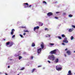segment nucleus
Masks as SVG:
<instances>
[{"instance_id":"31","label":"nucleus","mask_w":75,"mask_h":75,"mask_svg":"<svg viewBox=\"0 0 75 75\" xmlns=\"http://www.w3.org/2000/svg\"><path fill=\"white\" fill-rule=\"evenodd\" d=\"M50 36H51L50 35L48 34L47 35V36L46 37H50Z\"/></svg>"},{"instance_id":"15","label":"nucleus","mask_w":75,"mask_h":75,"mask_svg":"<svg viewBox=\"0 0 75 75\" xmlns=\"http://www.w3.org/2000/svg\"><path fill=\"white\" fill-rule=\"evenodd\" d=\"M35 45L34 43H32V47H35Z\"/></svg>"},{"instance_id":"28","label":"nucleus","mask_w":75,"mask_h":75,"mask_svg":"<svg viewBox=\"0 0 75 75\" xmlns=\"http://www.w3.org/2000/svg\"><path fill=\"white\" fill-rule=\"evenodd\" d=\"M36 29H37L36 27H35L34 28V31H35V30H36Z\"/></svg>"},{"instance_id":"24","label":"nucleus","mask_w":75,"mask_h":75,"mask_svg":"<svg viewBox=\"0 0 75 75\" xmlns=\"http://www.w3.org/2000/svg\"><path fill=\"white\" fill-rule=\"evenodd\" d=\"M45 31H48V28H46L45 29Z\"/></svg>"},{"instance_id":"49","label":"nucleus","mask_w":75,"mask_h":75,"mask_svg":"<svg viewBox=\"0 0 75 75\" xmlns=\"http://www.w3.org/2000/svg\"><path fill=\"white\" fill-rule=\"evenodd\" d=\"M4 41H5V40H6V39H4Z\"/></svg>"},{"instance_id":"29","label":"nucleus","mask_w":75,"mask_h":75,"mask_svg":"<svg viewBox=\"0 0 75 75\" xmlns=\"http://www.w3.org/2000/svg\"><path fill=\"white\" fill-rule=\"evenodd\" d=\"M66 13H63V16H65L66 15Z\"/></svg>"},{"instance_id":"42","label":"nucleus","mask_w":75,"mask_h":75,"mask_svg":"<svg viewBox=\"0 0 75 75\" xmlns=\"http://www.w3.org/2000/svg\"><path fill=\"white\" fill-rule=\"evenodd\" d=\"M62 45H65V43H63L62 44Z\"/></svg>"},{"instance_id":"25","label":"nucleus","mask_w":75,"mask_h":75,"mask_svg":"<svg viewBox=\"0 0 75 75\" xmlns=\"http://www.w3.org/2000/svg\"><path fill=\"white\" fill-rule=\"evenodd\" d=\"M11 31L12 32H14L15 31V30L14 29H13L11 30Z\"/></svg>"},{"instance_id":"48","label":"nucleus","mask_w":75,"mask_h":75,"mask_svg":"<svg viewBox=\"0 0 75 75\" xmlns=\"http://www.w3.org/2000/svg\"><path fill=\"white\" fill-rule=\"evenodd\" d=\"M8 68H10V66H8Z\"/></svg>"},{"instance_id":"13","label":"nucleus","mask_w":75,"mask_h":75,"mask_svg":"<svg viewBox=\"0 0 75 75\" xmlns=\"http://www.w3.org/2000/svg\"><path fill=\"white\" fill-rule=\"evenodd\" d=\"M10 42H8L6 43V45L7 46L8 45H10Z\"/></svg>"},{"instance_id":"34","label":"nucleus","mask_w":75,"mask_h":75,"mask_svg":"<svg viewBox=\"0 0 75 75\" xmlns=\"http://www.w3.org/2000/svg\"><path fill=\"white\" fill-rule=\"evenodd\" d=\"M20 35V37H21L22 38H23V36L22 35Z\"/></svg>"},{"instance_id":"11","label":"nucleus","mask_w":75,"mask_h":75,"mask_svg":"<svg viewBox=\"0 0 75 75\" xmlns=\"http://www.w3.org/2000/svg\"><path fill=\"white\" fill-rule=\"evenodd\" d=\"M74 30V28H71L69 29V32H72Z\"/></svg>"},{"instance_id":"12","label":"nucleus","mask_w":75,"mask_h":75,"mask_svg":"<svg viewBox=\"0 0 75 75\" xmlns=\"http://www.w3.org/2000/svg\"><path fill=\"white\" fill-rule=\"evenodd\" d=\"M63 42H65V43H68V41L67 40H64L63 41Z\"/></svg>"},{"instance_id":"38","label":"nucleus","mask_w":75,"mask_h":75,"mask_svg":"<svg viewBox=\"0 0 75 75\" xmlns=\"http://www.w3.org/2000/svg\"><path fill=\"white\" fill-rule=\"evenodd\" d=\"M47 62H49V63L50 64V63H51V62H50V61H49V60H48V61H47Z\"/></svg>"},{"instance_id":"21","label":"nucleus","mask_w":75,"mask_h":75,"mask_svg":"<svg viewBox=\"0 0 75 75\" xmlns=\"http://www.w3.org/2000/svg\"><path fill=\"white\" fill-rule=\"evenodd\" d=\"M73 39H74V37H73L72 36H71V40H73Z\"/></svg>"},{"instance_id":"32","label":"nucleus","mask_w":75,"mask_h":75,"mask_svg":"<svg viewBox=\"0 0 75 75\" xmlns=\"http://www.w3.org/2000/svg\"><path fill=\"white\" fill-rule=\"evenodd\" d=\"M43 3H45V4H47V2H45V1H43Z\"/></svg>"},{"instance_id":"26","label":"nucleus","mask_w":75,"mask_h":75,"mask_svg":"<svg viewBox=\"0 0 75 75\" xmlns=\"http://www.w3.org/2000/svg\"><path fill=\"white\" fill-rule=\"evenodd\" d=\"M36 29L38 30V29H39L40 28V27L37 26L36 27Z\"/></svg>"},{"instance_id":"20","label":"nucleus","mask_w":75,"mask_h":75,"mask_svg":"<svg viewBox=\"0 0 75 75\" xmlns=\"http://www.w3.org/2000/svg\"><path fill=\"white\" fill-rule=\"evenodd\" d=\"M25 69V68L23 67L21 68V69H20V70H21V71H22L24 69Z\"/></svg>"},{"instance_id":"52","label":"nucleus","mask_w":75,"mask_h":75,"mask_svg":"<svg viewBox=\"0 0 75 75\" xmlns=\"http://www.w3.org/2000/svg\"><path fill=\"white\" fill-rule=\"evenodd\" d=\"M17 75H19V74H18Z\"/></svg>"},{"instance_id":"39","label":"nucleus","mask_w":75,"mask_h":75,"mask_svg":"<svg viewBox=\"0 0 75 75\" xmlns=\"http://www.w3.org/2000/svg\"><path fill=\"white\" fill-rule=\"evenodd\" d=\"M60 13V12H56V14H58V13Z\"/></svg>"},{"instance_id":"2","label":"nucleus","mask_w":75,"mask_h":75,"mask_svg":"<svg viewBox=\"0 0 75 75\" xmlns=\"http://www.w3.org/2000/svg\"><path fill=\"white\" fill-rule=\"evenodd\" d=\"M55 59V56H54V55L53 54L49 57V59L50 60H52V61H54Z\"/></svg>"},{"instance_id":"30","label":"nucleus","mask_w":75,"mask_h":75,"mask_svg":"<svg viewBox=\"0 0 75 75\" xmlns=\"http://www.w3.org/2000/svg\"><path fill=\"white\" fill-rule=\"evenodd\" d=\"M58 38H59V39H60V40L62 39V38L60 36H59L58 37Z\"/></svg>"},{"instance_id":"27","label":"nucleus","mask_w":75,"mask_h":75,"mask_svg":"<svg viewBox=\"0 0 75 75\" xmlns=\"http://www.w3.org/2000/svg\"><path fill=\"white\" fill-rule=\"evenodd\" d=\"M13 34H14V32L11 31V35H13Z\"/></svg>"},{"instance_id":"14","label":"nucleus","mask_w":75,"mask_h":75,"mask_svg":"<svg viewBox=\"0 0 75 75\" xmlns=\"http://www.w3.org/2000/svg\"><path fill=\"white\" fill-rule=\"evenodd\" d=\"M58 61H59V60L58 58L56 59L55 60V62H56V63H58Z\"/></svg>"},{"instance_id":"37","label":"nucleus","mask_w":75,"mask_h":75,"mask_svg":"<svg viewBox=\"0 0 75 75\" xmlns=\"http://www.w3.org/2000/svg\"><path fill=\"white\" fill-rule=\"evenodd\" d=\"M31 59H33V56H31Z\"/></svg>"},{"instance_id":"36","label":"nucleus","mask_w":75,"mask_h":75,"mask_svg":"<svg viewBox=\"0 0 75 75\" xmlns=\"http://www.w3.org/2000/svg\"><path fill=\"white\" fill-rule=\"evenodd\" d=\"M64 40H67V38H65Z\"/></svg>"},{"instance_id":"7","label":"nucleus","mask_w":75,"mask_h":75,"mask_svg":"<svg viewBox=\"0 0 75 75\" xmlns=\"http://www.w3.org/2000/svg\"><path fill=\"white\" fill-rule=\"evenodd\" d=\"M41 50H42V48H40L38 50V54L40 53L41 51Z\"/></svg>"},{"instance_id":"9","label":"nucleus","mask_w":75,"mask_h":75,"mask_svg":"<svg viewBox=\"0 0 75 75\" xmlns=\"http://www.w3.org/2000/svg\"><path fill=\"white\" fill-rule=\"evenodd\" d=\"M68 74H67V75H72V73L71 72V71L69 70L68 72Z\"/></svg>"},{"instance_id":"5","label":"nucleus","mask_w":75,"mask_h":75,"mask_svg":"<svg viewBox=\"0 0 75 75\" xmlns=\"http://www.w3.org/2000/svg\"><path fill=\"white\" fill-rule=\"evenodd\" d=\"M47 15L48 16L50 17V16H51L53 15V13L52 12H49L47 13Z\"/></svg>"},{"instance_id":"23","label":"nucleus","mask_w":75,"mask_h":75,"mask_svg":"<svg viewBox=\"0 0 75 75\" xmlns=\"http://www.w3.org/2000/svg\"><path fill=\"white\" fill-rule=\"evenodd\" d=\"M62 36L63 38L65 37H66V36L65 35H62Z\"/></svg>"},{"instance_id":"16","label":"nucleus","mask_w":75,"mask_h":75,"mask_svg":"<svg viewBox=\"0 0 75 75\" xmlns=\"http://www.w3.org/2000/svg\"><path fill=\"white\" fill-rule=\"evenodd\" d=\"M23 31L24 33H29V31L27 30H24Z\"/></svg>"},{"instance_id":"43","label":"nucleus","mask_w":75,"mask_h":75,"mask_svg":"<svg viewBox=\"0 0 75 75\" xmlns=\"http://www.w3.org/2000/svg\"><path fill=\"white\" fill-rule=\"evenodd\" d=\"M21 28H25V27H21Z\"/></svg>"},{"instance_id":"8","label":"nucleus","mask_w":75,"mask_h":75,"mask_svg":"<svg viewBox=\"0 0 75 75\" xmlns=\"http://www.w3.org/2000/svg\"><path fill=\"white\" fill-rule=\"evenodd\" d=\"M42 44H41L40 45V46H41L42 49H44V43H43V42H42Z\"/></svg>"},{"instance_id":"50","label":"nucleus","mask_w":75,"mask_h":75,"mask_svg":"<svg viewBox=\"0 0 75 75\" xmlns=\"http://www.w3.org/2000/svg\"><path fill=\"white\" fill-rule=\"evenodd\" d=\"M5 75H8V74H5Z\"/></svg>"},{"instance_id":"33","label":"nucleus","mask_w":75,"mask_h":75,"mask_svg":"<svg viewBox=\"0 0 75 75\" xmlns=\"http://www.w3.org/2000/svg\"><path fill=\"white\" fill-rule=\"evenodd\" d=\"M15 37V35H13L12 37V38H14Z\"/></svg>"},{"instance_id":"18","label":"nucleus","mask_w":75,"mask_h":75,"mask_svg":"<svg viewBox=\"0 0 75 75\" xmlns=\"http://www.w3.org/2000/svg\"><path fill=\"white\" fill-rule=\"evenodd\" d=\"M18 58H19V59L20 60L21 59V58H22V57H21V56H19L18 57Z\"/></svg>"},{"instance_id":"35","label":"nucleus","mask_w":75,"mask_h":75,"mask_svg":"<svg viewBox=\"0 0 75 75\" xmlns=\"http://www.w3.org/2000/svg\"><path fill=\"white\" fill-rule=\"evenodd\" d=\"M72 27L73 28H75V26H74V25H72Z\"/></svg>"},{"instance_id":"51","label":"nucleus","mask_w":75,"mask_h":75,"mask_svg":"<svg viewBox=\"0 0 75 75\" xmlns=\"http://www.w3.org/2000/svg\"><path fill=\"white\" fill-rule=\"evenodd\" d=\"M74 52L75 53V50L74 51Z\"/></svg>"},{"instance_id":"10","label":"nucleus","mask_w":75,"mask_h":75,"mask_svg":"<svg viewBox=\"0 0 75 75\" xmlns=\"http://www.w3.org/2000/svg\"><path fill=\"white\" fill-rule=\"evenodd\" d=\"M13 44H14L13 42H10V43L9 44L10 47H11V46H12Z\"/></svg>"},{"instance_id":"3","label":"nucleus","mask_w":75,"mask_h":75,"mask_svg":"<svg viewBox=\"0 0 75 75\" xmlns=\"http://www.w3.org/2000/svg\"><path fill=\"white\" fill-rule=\"evenodd\" d=\"M50 53L51 54H56L57 53V50L55 49L53 50H52L50 52Z\"/></svg>"},{"instance_id":"17","label":"nucleus","mask_w":75,"mask_h":75,"mask_svg":"<svg viewBox=\"0 0 75 75\" xmlns=\"http://www.w3.org/2000/svg\"><path fill=\"white\" fill-rule=\"evenodd\" d=\"M35 70V69H33L32 71V73L34 72V71Z\"/></svg>"},{"instance_id":"44","label":"nucleus","mask_w":75,"mask_h":75,"mask_svg":"<svg viewBox=\"0 0 75 75\" xmlns=\"http://www.w3.org/2000/svg\"><path fill=\"white\" fill-rule=\"evenodd\" d=\"M65 51H67V50H68V49L66 48L65 49Z\"/></svg>"},{"instance_id":"1","label":"nucleus","mask_w":75,"mask_h":75,"mask_svg":"<svg viewBox=\"0 0 75 75\" xmlns=\"http://www.w3.org/2000/svg\"><path fill=\"white\" fill-rule=\"evenodd\" d=\"M61 67L60 65H58L56 67V69L57 71H61L62 69V68Z\"/></svg>"},{"instance_id":"54","label":"nucleus","mask_w":75,"mask_h":75,"mask_svg":"<svg viewBox=\"0 0 75 75\" xmlns=\"http://www.w3.org/2000/svg\"><path fill=\"white\" fill-rule=\"evenodd\" d=\"M23 38H24V37H23Z\"/></svg>"},{"instance_id":"41","label":"nucleus","mask_w":75,"mask_h":75,"mask_svg":"<svg viewBox=\"0 0 75 75\" xmlns=\"http://www.w3.org/2000/svg\"><path fill=\"white\" fill-rule=\"evenodd\" d=\"M41 67V66L40 65V66H38V68H39V67Z\"/></svg>"},{"instance_id":"19","label":"nucleus","mask_w":75,"mask_h":75,"mask_svg":"<svg viewBox=\"0 0 75 75\" xmlns=\"http://www.w3.org/2000/svg\"><path fill=\"white\" fill-rule=\"evenodd\" d=\"M49 44L50 45H52V46L54 45V44L51 43H49Z\"/></svg>"},{"instance_id":"46","label":"nucleus","mask_w":75,"mask_h":75,"mask_svg":"<svg viewBox=\"0 0 75 75\" xmlns=\"http://www.w3.org/2000/svg\"><path fill=\"white\" fill-rule=\"evenodd\" d=\"M25 34H26V33H24L23 34V35H25Z\"/></svg>"},{"instance_id":"6","label":"nucleus","mask_w":75,"mask_h":75,"mask_svg":"<svg viewBox=\"0 0 75 75\" xmlns=\"http://www.w3.org/2000/svg\"><path fill=\"white\" fill-rule=\"evenodd\" d=\"M66 53H67L69 55L71 54V51L69 50L67 51V52Z\"/></svg>"},{"instance_id":"4","label":"nucleus","mask_w":75,"mask_h":75,"mask_svg":"<svg viewBox=\"0 0 75 75\" xmlns=\"http://www.w3.org/2000/svg\"><path fill=\"white\" fill-rule=\"evenodd\" d=\"M23 4L24 5H27V6H26L25 5L24 6V7L25 8H26V7L28 8H29V7H31V5H30V6H28V3H25L24 4Z\"/></svg>"},{"instance_id":"47","label":"nucleus","mask_w":75,"mask_h":75,"mask_svg":"<svg viewBox=\"0 0 75 75\" xmlns=\"http://www.w3.org/2000/svg\"><path fill=\"white\" fill-rule=\"evenodd\" d=\"M64 55L65 57H67V55H66V54H64Z\"/></svg>"},{"instance_id":"22","label":"nucleus","mask_w":75,"mask_h":75,"mask_svg":"<svg viewBox=\"0 0 75 75\" xmlns=\"http://www.w3.org/2000/svg\"><path fill=\"white\" fill-rule=\"evenodd\" d=\"M69 17H73V15H71V14H70L69 16Z\"/></svg>"},{"instance_id":"45","label":"nucleus","mask_w":75,"mask_h":75,"mask_svg":"<svg viewBox=\"0 0 75 75\" xmlns=\"http://www.w3.org/2000/svg\"><path fill=\"white\" fill-rule=\"evenodd\" d=\"M41 26H42L43 25V23H42L41 25Z\"/></svg>"},{"instance_id":"53","label":"nucleus","mask_w":75,"mask_h":75,"mask_svg":"<svg viewBox=\"0 0 75 75\" xmlns=\"http://www.w3.org/2000/svg\"><path fill=\"white\" fill-rule=\"evenodd\" d=\"M28 65V66H29V65Z\"/></svg>"},{"instance_id":"40","label":"nucleus","mask_w":75,"mask_h":75,"mask_svg":"<svg viewBox=\"0 0 75 75\" xmlns=\"http://www.w3.org/2000/svg\"><path fill=\"white\" fill-rule=\"evenodd\" d=\"M55 18H56V19H58V18L57 17H55Z\"/></svg>"}]
</instances>
